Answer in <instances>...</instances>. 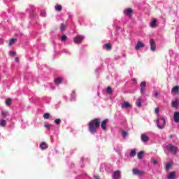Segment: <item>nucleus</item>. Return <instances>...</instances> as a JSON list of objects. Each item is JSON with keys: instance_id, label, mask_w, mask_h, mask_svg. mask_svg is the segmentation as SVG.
<instances>
[{"instance_id": "obj_17", "label": "nucleus", "mask_w": 179, "mask_h": 179, "mask_svg": "<svg viewBox=\"0 0 179 179\" xmlns=\"http://www.w3.org/2000/svg\"><path fill=\"white\" fill-rule=\"evenodd\" d=\"M168 179H174L176 178V172H171L167 176Z\"/></svg>"}, {"instance_id": "obj_42", "label": "nucleus", "mask_w": 179, "mask_h": 179, "mask_svg": "<svg viewBox=\"0 0 179 179\" xmlns=\"http://www.w3.org/2000/svg\"><path fill=\"white\" fill-rule=\"evenodd\" d=\"M155 97H159V92H155Z\"/></svg>"}, {"instance_id": "obj_39", "label": "nucleus", "mask_w": 179, "mask_h": 179, "mask_svg": "<svg viewBox=\"0 0 179 179\" xmlns=\"http://www.w3.org/2000/svg\"><path fill=\"white\" fill-rule=\"evenodd\" d=\"M10 55H16V52L10 51Z\"/></svg>"}, {"instance_id": "obj_5", "label": "nucleus", "mask_w": 179, "mask_h": 179, "mask_svg": "<svg viewBox=\"0 0 179 179\" xmlns=\"http://www.w3.org/2000/svg\"><path fill=\"white\" fill-rule=\"evenodd\" d=\"M132 173L134 176H143L145 174L143 171H141L138 169H133Z\"/></svg>"}, {"instance_id": "obj_35", "label": "nucleus", "mask_w": 179, "mask_h": 179, "mask_svg": "<svg viewBox=\"0 0 179 179\" xmlns=\"http://www.w3.org/2000/svg\"><path fill=\"white\" fill-rule=\"evenodd\" d=\"M55 122L57 124V125H59L61 124V119L55 120Z\"/></svg>"}, {"instance_id": "obj_11", "label": "nucleus", "mask_w": 179, "mask_h": 179, "mask_svg": "<svg viewBox=\"0 0 179 179\" xmlns=\"http://www.w3.org/2000/svg\"><path fill=\"white\" fill-rule=\"evenodd\" d=\"M118 178H121V171L117 170L113 173V179Z\"/></svg>"}, {"instance_id": "obj_29", "label": "nucleus", "mask_w": 179, "mask_h": 179, "mask_svg": "<svg viewBox=\"0 0 179 179\" xmlns=\"http://www.w3.org/2000/svg\"><path fill=\"white\" fill-rule=\"evenodd\" d=\"M10 103H12V99H10V98H8L6 100V106H10Z\"/></svg>"}, {"instance_id": "obj_1", "label": "nucleus", "mask_w": 179, "mask_h": 179, "mask_svg": "<svg viewBox=\"0 0 179 179\" xmlns=\"http://www.w3.org/2000/svg\"><path fill=\"white\" fill-rule=\"evenodd\" d=\"M101 121L100 118H95L88 123L89 131L91 134H96L97 129L100 128Z\"/></svg>"}, {"instance_id": "obj_26", "label": "nucleus", "mask_w": 179, "mask_h": 179, "mask_svg": "<svg viewBox=\"0 0 179 179\" xmlns=\"http://www.w3.org/2000/svg\"><path fill=\"white\" fill-rule=\"evenodd\" d=\"M105 48H106V50H112L113 46L110 43H106L105 44Z\"/></svg>"}, {"instance_id": "obj_19", "label": "nucleus", "mask_w": 179, "mask_h": 179, "mask_svg": "<svg viewBox=\"0 0 179 179\" xmlns=\"http://www.w3.org/2000/svg\"><path fill=\"white\" fill-rule=\"evenodd\" d=\"M137 107H142V99L138 98L136 102Z\"/></svg>"}, {"instance_id": "obj_22", "label": "nucleus", "mask_w": 179, "mask_h": 179, "mask_svg": "<svg viewBox=\"0 0 179 179\" xmlns=\"http://www.w3.org/2000/svg\"><path fill=\"white\" fill-rule=\"evenodd\" d=\"M172 106H173L175 108H177L178 107V100H175L172 101Z\"/></svg>"}, {"instance_id": "obj_2", "label": "nucleus", "mask_w": 179, "mask_h": 179, "mask_svg": "<svg viewBox=\"0 0 179 179\" xmlns=\"http://www.w3.org/2000/svg\"><path fill=\"white\" fill-rule=\"evenodd\" d=\"M166 149L169 152L173 153V155H177V152H178V148L174 146L173 144L166 145Z\"/></svg>"}, {"instance_id": "obj_13", "label": "nucleus", "mask_w": 179, "mask_h": 179, "mask_svg": "<svg viewBox=\"0 0 179 179\" xmlns=\"http://www.w3.org/2000/svg\"><path fill=\"white\" fill-rule=\"evenodd\" d=\"M124 13L125 15H127V16H131V15L134 13V10H132V8H129L124 10Z\"/></svg>"}, {"instance_id": "obj_3", "label": "nucleus", "mask_w": 179, "mask_h": 179, "mask_svg": "<svg viewBox=\"0 0 179 179\" xmlns=\"http://www.w3.org/2000/svg\"><path fill=\"white\" fill-rule=\"evenodd\" d=\"M166 125V120L164 118H159L157 120V126L159 129H163Z\"/></svg>"}, {"instance_id": "obj_30", "label": "nucleus", "mask_w": 179, "mask_h": 179, "mask_svg": "<svg viewBox=\"0 0 179 179\" xmlns=\"http://www.w3.org/2000/svg\"><path fill=\"white\" fill-rule=\"evenodd\" d=\"M106 92L107 93H108V94H111V93H113V89L111 88V87H108Z\"/></svg>"}, {"instance_id": "obj_44", "label": "nucleus", "mask_w": 179, "mask_h": 179, "mask_svg": "<svg viewBox=\"0 0 179 179\" xmlns=\"http://www.w3.org/2000/svg\"><path fill=\"white\" fill-rule=\"evenodd\" d=\"M15 62H19V57H16V58H15Z\"/></svg>"}, {"instance_id": "obj_7", "label": "nucleus", "mask_w": 179, "mask_h": 179, "mask_svg": "<svg viewBox=\"0 0 179 179\" xmlns=\"http://www.w3.org/2000/svg\"><path fill=\"white\" fill-rule=\"evenodd\" d=\"M108 122V119H105L102 121L101 124V128L103 130V131H107V123Z\"/></svg>"}, {"instance_id": "obj_18", "label": "nucleus", "mask_w": 179, "mask_h": 179, "mask_svg": "<svg viewBox=\"0 0 179 179\" xmlns=\"http://www.w3.org/2000/svg\"><path fill=\"white\" fill-rule=\"evenodd\" d=\"M55 85H61V83H62V78H55Z\"/></svg>"}, {"instance_id": "obj_43", "label": "nucleus", "mask_w": 179, "mask_h": 179, "mask_svg": "<svg viewBox=\"0 0 179 179\" xmlns=\"http://www.w3.org/2000/svg\"><path fill=\"white\" fill-rule=\"evenodd\" d=\"M153 164H157V161L156 159H153Z\"/></svg>"}, {"instance_id": "obj_33", "label": "nucleus", "mask_w": 179, "mask_h": 179, "mask_svg": "<svg viewBox=\"0 0 179 179\" xmlns=\"http://www.w3.org/2000/svg\"><path fill=\"white\" fill-rule=\"evenodd\" d=\"M130 156H132L133 157L136 156V150H134L131 152Z\"/></svg>"}, {"instance_id": "obj_9", "label": "nucleus", "mask_w": 179, "mask_h": 179, "mask_svg": "<svg viewBox=\"0 0 179 179\" xmlns=\"http://www.w3.org/2000/svg\"><path fill=\"white\" fill-rule=\"evenodd\" d=\"M150 45L151 51H156V43H155V41L153 40V38L150 39Z\"/></svg>"}, {"instance_id": "obj_6", "label": "nucleus", "mask_w": 179, "mask_h": 179, "mask_svg": "<svg viewBox=\"0 0 179 179\" xmlns=\"http://www.w3.org/2000/svg\"><path fill=\"white\" fill-rule=\"evenodd\" d=\"M140 87L141 94H144L145 92H146V82L142 81L140 84Z\"/></svg>"}, {"instance_id": "obj_4", "label": "nucleus", "mask_w": 179, "mask_h": 179, "mask_svg": "<svg viewBox=\"0 0 179 179\" xmlns=\"http://www.w3.org/2000/svg\"><path fill=\"white\" fill-rule=\"evenodd\" d=\"M84 38H85L84 36L78 35L77 36H76L74 38L75 44H80L82 43V41H83Z\"/></svg>"}, {"instance_id": "obj_27", "label": "nucleus", "mask_w": 179, "mask_h": 179, "mask_svg": "<svg viewBox=\"0 0 179 179\" xmlns=\"http://www.w3.org/2000/svg\"><path fill=\"white\" fill-rule=\"evenodd\" d=\"M122 134L123 139H125L128 136V133L124 130L122 131Z\"/></svg>"}, {"instance_id": "obj_15", "label": "nucleus", "mask_w": 179, "mask_h": 179, "mask_svg": "<svg viewBox=\"0 0 179 179\" xmlns=\"http://www.w3.org/2000/svg\"><path fill=\"white\" fill-rule=\"evenodd\" d=\"M40 148L42 150H44L45 149H48V145L45 142H42L40 144Z\"/></svg>"}, {"instance_id": "obj_23", "label": "nucleus", "mask_w": 179, "mask_h": 179, "mask_svg": "<svg viewBox=\"0 0 179 179\" xmlns=\"http://www.w3.org/2000/svg\"><path fill=\"white\" fill-rule=\"evenodd\" d=\"M66 29V25L64 23L61 24V25H60L61 31H65Z\"/></svg>"}, {"instance_id": "obj_21", "label": "nucleus", "mask_w": 179, "mask_h": 179, "mask_svg": "<svg viewBox=\"0 0 179 179\" xmlns=\"http://www.w3.org/2000/svg\"><path fill=\"white\" fill-rule=\"evenodd\" d=\"M143 155H145V152L143 151H141L140 152H138L137 155L138 159H139L140 160H142V158L143 157Z\"/></svg>"}, {"instance_id": "obj_20", "label": "nucleus", "mask_w": 179, "mask_h": 179, "mask_svg": "<svg viewBox=\"0 0 179 179\" xmlns=\"http://www.w3.org/2000/svg\"><path fill=\"white\" fill-rule=\"evenodd\" d=\"M16 41H17V38H12L10 40L8 45L9 47H11V45H13V44H15V43H16Z\"/></svg>"}, {"instance_id": "obj_14", "label": "nucleus", "mask_w": 179, "mask_h": 179, "mask_svg": "<svg viewBox=\"0 0 179 179\" xmlns=\"http://www.w3.org/2000/svg\"><path fill=\"white\" fill-rule=\"evenodd\" d=\"M172 93H175V94H179V86L176 85L173 87L171 90Z\"/></svg>"}, {"instance_id": "obj_24", "label": "nucleus", "mask_w": 179, "mask_h": 179, "mask_svg": "<svg viewBox=\"0 0 179 179\" xmlns=\"http://www.w3.org/2000/svg\"><path fill=\"white\" fill-rule=\"evenodd\" d=\"M55 10L57 11V12H61L62 10V6L61 5H57L55 6Z\"/></svg>"}, {"instance_id": "obj_25", "label": "nucleus", "mask_w": 179, "mask_h": 179, "mask_svg": "<svg viewBox=\"0 0 179 179\" xmlns=\"http://www.w3.org/2000/svg\"><path fill=\"white\" fill-rule=\"evenodd\" d=\"M0 126L1 127H6V120H1L0 121Z\"/></svg>"}, {"instance_id": "obj_12", "label": "nucleus", "mask_w": 179, "mask_h": 179, "mask_svg": "<svg viewBox=\"0 0 179 179\" xmlns=\"http://www.w3.org/2000/svg\"><path fill=\"white\" fill-rule=\"evenodd\" d=\"M173 121L174 122L178 123L179 122V112H175L173 114Z\"/></svg>"}, {"instance_id": "obj_16", "label": "nucleus", "mask_w": 179, "mask_h": 179, "mask_svg": "<svg viewBox=\"0 0 179 179\" xmlns=\"http://www.w3.org/2000/svg\"><path fill=\"white\" fill-rule=\"evenodd\" d=\"M129 107H132V105H131L128 102H124L122 104V108H129Z\"/></svg>"}, {"instance_id": "obj_28", "label": "nucleus", "mask_w": 179, "mask_h": 179, "mask_svg": "<svg viewBox=\"0 0 179 179\" xmlns=\"http://www.w3.org/2000/svg\"><path fill=\"white\" fill-rule=\"evenodd\" d=\"M171 169V163L168 162L166 166V170L169 171Z\"/></svg>"}, {"instance_id": "obj_32", "label": "nucleus", "mask_w": 179, "mask_h": 179, "mask_svg": "<svg viewBox=\"0 0 179 179\" xmlns=\"http://www.w3.org/2000/svg\"><path fill=\"white\" fill-rule=\"evenodd\" d=\"M43 118H45V120H48V118H50V113H46L43 115Z\"/></svg>"}, {"instance_id": "obj_8", "label": "nucleus", "mask_w": 179, "mask_h": 179, "mask_svg": "<svg viewBox=\"0 0 179 179\" xmlns=\"http://www.w3.org/2000/svg\"><path fill=\"white\" fill-rule=\"evenodd\" d=\"M143 47H145V43H142V41H138L135 47V50H136V51H138V50H141V48H143Z\"/></svg>"}, {"instance_id": "obj_38", "label": "nucleus", "mask_w": 179, "mask_h": 179, "mask_svg": "<svg viewBox=\"0 0 179 179\" xmlns=\"http://www.w3.org/2000/svg\"><path fill=\"white\" fill-rule=\"evenodd\" d=\"M159 108H156L155 110V114H159Z\"/></svg>"}, {"instance_id": "obj_37", "label": "nucleus", "mask_w": 179, "mask_h": 179, "mask_svg": "<svg viewBox=\"0 0 179 179\" xmlns=\"http://www.w3.org/2000/svg\"><path fill=\"white\" fill-rule=\"evenodd\" d=\"M44 127L45 128H47V129L50 130V128H51V124H45Z\"/></svg>"}, {"instance_id": "obj_41", "label": "nucleus", "mask_w": 179, "mask_h": 179, "mask_svg": "<svg viewBox=\"0 0 179 179\" xmlns=\"http://www.w3.org/2000/svg\"><path fill=\"white\" fill-rule=\"evenodd\" d=\"M94 177L95 179H100V176L99 175H95Z\"/></svg>"}, {"instance_id": "obj_36", "label": "nucleus", "mask_w": 179, "mask_h": 179, "mask_svg": "<svg viewBox=\"0 0 179 179\" xmlns=\"http://www.w3.org/2000/svg\"><path fill=\"white\" fill-rule=\"evenodd\" d=\"M71 97H72V99H75V97H76V92H75V91L72 92Z\"/></svg>"}, {"instance_id": "obj_31", "label": "nucleus", "mask_w": 179, "mask_h": 179, "mask_svg": "<svg viewBox=\"0 0 179 179\" xmlns=\"http://www.w3.org/2000/svg\"><path fill=\"white\" fill-rule=\"evenodd\" d=\"M156 20H154L150 24V27H156Z\"/></svg>"}, {"instance_id": "obj_40", "label": "nucleus", "mask_w": 179, "mask_h": 179, "mask_svg": "<svg viewBox=\"0 0 179 179\" xmlns=\"http://www.w3.org/2000/svg\"><path fill=\"white\" fill-rule=\"evenodd\" d=\"M1 115H3V117H6V113L5 111H1Z\"/></svg>"}, {"instance_id": "obj_10", "label": "nucleus", "mask_w": 179, "mask_h": 179, "mask_svg": "<svg viewBox=\"0 0 179 179\" xmlns=\"http://www.w3.org/2000/svg\"><path fill=\"white\" fill-rule=\"evenodd\" d=\"M141 139L144 143H146V142H149V136H148V135H146L145 134H141Z\"/></svg>"}, {"instance_id": "obj_34", "label": "nucleus", "mask_w": 179, "mask_h": 179, "mask_svg": "<svg viewBox=\"0 0 179 179\" xmlns=\"http://www.w3.org/2000/svg\"><path fill=\"white\" fill-rule=\"evenodd\" d=\"M66 39H67L66 35L62 36L61 37L62 41H66Z\"/></svg>"}]
</instances>
